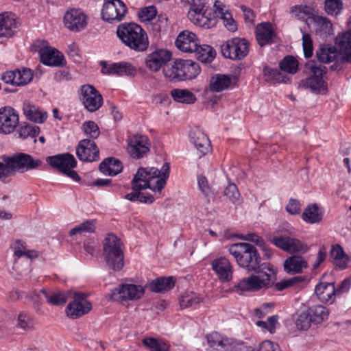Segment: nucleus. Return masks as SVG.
Wrapping results in <instances>:
<instances>
[{"mask_svg": "<svg viewBox=\"0 0 351 351\" xmlns=\"http://www.w3.org/2000/svg\"><path fill=\"white\" fill-rule=\"evenodd\" d=\"M80 100L84 108L90 112L98 110L103 104V97L92 85L85 84L80 88Z\"/></svg>", "mask_w": 351, "mask_h": 351, "instance_id": "obj_10", "label": "nucleus"}, {"mask_svg": "<svg viewBox=\"0 0 351 351\" xmlns=\"http://www.w3.org/2000/svg\"><path fill=\"white\" fill-rule=\"evenodd\" d=\"M284 270L290 275L300 274L303 269L308 267V263L301 256L293 255L284 262Z\"/></svg>", "mask_w": 351, "mask_h": 351, "instance_id": "obj_28", "label": "nucleus"}, {"mask_svg": "<svg viewBox=\"0 0 351 351\" xmlns=\"http://www.w3.org/2000/svg\"><path fill=\"white\" fill-rule=\"evenodd\" d=\"M23 111L27 119L35 123H42L47 117L46 112H41L38 108L30 104L24 106Z\"/></svg>", "mask_w": 351, "mask_h": 351, "instance_id": "obj_40", "label": "nucleus"}, {"mask_svg": "<svg viewBox=\"0 0 351 351\" xmlns=\"http://www.w3.org/2000/svg\"><path fill=\"white\" fill-rule=\"evenodd\" d=\"M19 125V114L12 107L0 108V132L8 134L13 132Z\"/></svg>", "mask_w": 351, "mask_h": 351, "instance_id": "obj_16", "label": "nucleus"}, {"mask_svg": "<svg viewBox=\"0 0 351 351\" xmlns=\"http://www.w3.org/2000/svg\"><path fill=\"white\" fill-rule=\"evenodd\" d=\"M0 162V180L14 176L17 172L25 173L40 167L43 162L25 153H15L12 156L3 155Z\"/></svg>", "mask_w": 351, "mask_h": 351, "instance_id": "obj_3", "label": "nucleus"}, {"mask_svg": "<svg viewBox=\"0 0 351 351\" xmlns=\"http://www.w3.org/2000/svg\"><path fill=\"white\" fill-rule=\"evenodd\" d=\"M175 44L182 51L193 53L197 49L199 41L194 33L186 30L178 34Z\"/></svg>", "mask_w": 351, "mask_h": 351, "instance_id": "obj_22", "label": "nucleus"}, {"mask_svg": "<svg viewBox=\"0 0 351 351\" xmlns=\"http://www.w3.org/2000/svg\"><path fill=\"white\" fill-rule=\"evenodd\" d=\"M75 149L77 157L81 161L92 162L99 159V148L93 140L84 138L80 141Z\"/></svg>", "mask_w": 351, "mask_h": 351, "instance_id": "obj_15", "label": "nucleus"}, {"mask_svg": "<svg viewBox=\"0 0 351 351\" xmlns=\"http://www.w3.org/2000/svg\"><path fill=\"white\" fill-rule=\"evenodd\" d=\"M310 320L314 324H320L328 319L329 311L322 305H314L307 309Z\"/></svg>", "mask_w": 351, "mask_h": 351, "instance_id": "obj_38", "label": "nucleus"}, {"mask_svg": "<svg viewBox=\"0 0 351 351\" xmlns=\"http://www.w3.org/2000/svg\"><path fill=\"white\" fill-rule=\"evenodd\" d=\"M197 183L199 189L209 202L210 198L213 195V193L207 178L204 176L199 175L197 177Z\"/></svg>", "mask_w": 351, "mask_h": 351, "instance_id": "obj_55", "label": "nucleus"}, {"mask_svg": "<svg viewBox=\"0 0 351 351\" xmlns=\"http://www.w3.org/2000/svg\"><path fill=\"white\" fill-rule=\"evenodd\" d=\"M201 301V298L197 293H186L180 297V305L181 308H186L199 304Z\"/></svg>", "mask_w": 351, "mask_h": 351, "instance_id": "obj_51", "label": "nucleus"}, {"mask_svg": "<svg viewBox=\"0 0 351 351\" xmlns=\"http://www.w3.org/2000/svg\"><path fill=\"white\" fill-rule=\"evenodd\" d=\"M343 9L342 0H325L324 10L325 12L331 16H336L341 13Z\"/></svg>", "mask_w": 351, "mask_h": 351, "instance_id": "obj_54", "label": "nucleus"}, {"mask_svg": "<svg viewBox=\"0 0 351 351\" xmlns=\"http://www.w3.org/2000/svg\"><path fill=\"white\" fill-rule=\"evenodd\" d=\"M127 7L121 0H106L101 10L102 19L109 23L123 20Z\"/></svg>", "mask_w": 351, "mask_h": 351, "instance_id": "obj_12", "label": "nucleus"}, {"mask_svg": "<svg viewBox=\"0 0 351 351\" xmlns=\"http://www.w3.org/2000/svg\"><path fill=\"white\" fill-rule=\"evenodd\" d=\"M156 15V8L154 5H150L141 9L138 11V16L141 21H148L152 20Z\"/></svg>", "mask_w": 351, "mask_h": 351, "instance_id": "obj_59", "label": "nucleus"}, {"mask_svg": "<svg viewBox=\"0 0 351 351\" xmlns=\"http://www.w3.org/2000/svg\"><path fill=\"white\" fill-rule=\"evenodd\" d=\"M117 35L119 40L131 50L143 52L149 47L146 32L136 23H123L119 25Z\"/></svg>", "mask_w": 351, "mask_h": 351, "instance_id": "obj_4", "label": "nucleus"}, {"mask_svg": "<svg viewBox=\"0 0 351 351\" xmlns=\"http://www.w3.org/2000/svg\"><path fill=\"white\" fill-rule=\"evenodd\" d=\"M16 75L15 86H21L29 84L33 79V71L28 68H22L21 69L14 70Z\"/></svg>", "mask_w": 351, "mask_h": 351, "instance_id": "obj_46", "label": "nucleus"}, {"mask_svg": "<svg viewBox=\"0 0 351 351\" xmlns=\"http://www.w3.org/2000/svg\"><path fill=\"white\" fill-rule=\"evenodd\" d=\"M282 71L277 69H272L269 66H265L263 69V73L266 81H271L277 83H287L289 80L285 74L282 73Z\"/></svg>", "mask_w": 351, "mask_h": 351, "instance_id": "obj_44", "label": "nucleus"}, {"mask_svg": "<svg viewBox=\"0 0 351 351\" xmlns=\"http://www.w3.org/2000/svg\"><path fill=\"white\" fill-rule=\"evenodd\" d=\"M223 195L233 204H237L239 202L240 193L237 186L233 183L229 184L226 187L223 191Z\"/></svg>", "mask_w": 351, "mask_h": 351, "instance_id": "obj_56", "label": "nucleus"}, {"mask_svg": "<svg viewBox=\"0 0 351 351\" xmlns=\"http://www.w3.org/2000/svg\"><path fill=\"white\" fill-rule=\"evenodd\" d=\"M189 19L195 25L209 29L215 26L216 20L211 17L210 13H208L207 9L203 10H189L188 12Z\"/></svg>", "mask_w": 351, "mask_h": 351, "instance_id": "obj_23", "label": "nucleus"}, {"mask_svg": "<svg viewBox=\"0 0 351 351\" xmlns=\"http://www.w3.org/2000/svg\"><path fill=\"white\" fill-rule=\"evenodd\" d=\"M40 293L45 296L47 303L54 306L65 304L69 296V294L64 291H52L46 289H41Z\"/></svg>", "mask_w": 351, "mask_h": 351, "instance_id": "obj_35", "label": "nucleus"}, {"mask_svg": "<svg viewBox=\"0 0 351 351\" xmlns=\"http://www.w3.org/2000/svg\"><path fill=\"white\" fill-rule=\"evenodd\" d=\"M338 56L337 49L335 47L321 46L316 52L318 60L323 63L334 61Z\"/></svg>", "mask_w": 351, "mask_h": 351, "instance_id": "obj_41", "label": "nucleus"}, {"mask_svg": "<svg viewBox=\"0 0 351 351\" xmlns=\"http://www.w3.org/2000/svg\"><path fill=\"white\" fill-rule=\"evenodd\" d=\"M276 279V274L275 275V279H274L271 282V286L269 287H274V289L277 291H281L286 288L290 287L296 283L301 282L304 280V278L302 276H295L289 279L282 280L278 282L274 283V280ZM265 289H267V287H264ZM269 288V287H268Z\"/></svg>", "mask_w": 351, "mask_h": 351, "instance_id": "obj_47", "label": "nucleus"}, {"mask_svg": "<svg viewBox=\"0 0 351 351\" xmlns=\"http://www.w3.org/2000/svg\"><path fill=\"white\" fill-rule=\"evenodd\" d=\"M330 254L334 259V264L336 267L340 269H344L347 267L349 258L340 245H332Z\"/></svg>", "mask_w": 351, "mask_h": 351, "instance_id": "obj_36", "label": "nucleus"}, {"mask_svg": "<svg viewBox=\"0 0 351 351\" xmlns=\"http://www.w3.org/2000/svg\"><path fill=\"white\" fill-rule=\"evenodd\" d=\"M16 28V19L12 13L0 14V36L11 37Z\"/></svg>", "mask_w": 351, "mask_h": 351, "instance_id": "obj_30", "label": "nucleus"}, {"mask_svg": "<svg viewBox=\"0 0 351 351\" xmlns=\"http://www.w3.org/2000/svg\"><path fill=\"white\" fill-rule=\"evenodd\" d=\"M298 61L291 56H285L279 64L280 69L288 73L294 74L297 72Z\"/></svg>", "mask_w": 351, "mask_h": 351, "instance_id": "obj_50", "label": "nucleus"}, {"mask_svg": "<svg viewBox=\"0 0 351 351\" xmlns=\"http://www.w3.org/2000/svg\"><path fill=\"white\" fill-rule=\"evenodd\" d=\"M64 23L69 30L80 32L86 27L87 16L80 9H71L64 14Z\"/></svg>", "mask_w": 351, "mask_h": 351, "instance_id": "obj_18", "label": "nucleus"}, {"mask_svg": "<svg viewBox=\"0 0 351 351\" xmlns=\"http://www.w3.org/2000/svg\"><path fill=\"white\" fill-rule=\"evenodd\" d=\"M302 48L305 58H309L313 56V40L308 33H304L302 35Z\"/></svg>", "mask_w": 351, "mask_h": 351, "instance_id": "obj_58", "label": "nucleus"}, {"mask_svg": "<svg viewBox=\"0 0 351 351\" xmlns=\"http://www.w3.org/2000/svg\"><path fill=\"white\" fill-rule=\"evenodd\" d=\"M99 169L105 175L114 176L122 171L123 165L119 160L109 157L99 164Z\"/></svg>", "mask_w": 351, "mask_h": 351, "instance_id": "obj_32", "label": "nucleus"}, {"mask_svg": "<svg viewBox=\"0 0 351 351\" xmlns=\"http://www.w3.org/2000/svg\"><path fill=\"white\" fill-rule=\"evenodd\" d=\"M197 59L202 63H210L215 58V50L208 45H198L197 49L194 51Z\"/></svg>", "mask_w": 351, "mask_h": 351, "instance_id": "obj_37", "label": "nucleus"}, {"mask_svg": "<svg viewBox=\"0 0 351 351\" xmlns=\"http://www.w3.org/2000/svg\"><path fill=\"white\" fill-rule=\"evenodd\" d=\"M286 210L291 215H298L300 213V203L295 199H290L286 206Z\"/></svg>", "mask_w": 351, "mask_h": 351, "instance_id": "obj_63", "label": "nucleus"}, {"mask_svg": "<svg viewBox=\"0 0 351 351\" xmlns=\"http://www.w3.org/2000/svg\"><path fill=\"white\" fill-rule=\"evenodd\" d=\"M16 326L25 331H30L34 328L35 321L29 314L21 312L18 315Z\"/></svg>", "mask_w": 351, "mask_h": 351, "instance_id": "obj_48", "label": "nucleus"}, {"mask_svg": "<svg viewBox=\"0 0 351 351\" xmlns=\"http://www.w3.org/2000/svg\"><path fill=\"white\" fill-rule=\"evenodd\" d=\"M151 143L147 136L135 134L128 138L127 150L134 159L145 157L150 151Z\"/></svg>", "mask_w": 351, "mask_h": 351, "instance_id": "obj_11", "label": "nucleus"}, {"mask_svg": "<svg viewBox=\"0 0 351 351\" xmlns=\"http://www.w3.org/2000/svg\"><path fill=\"white\" fill-rule=\"evenodd\" d=\"M212 267L220 280L228 281L232 278V267L228 258L221 257L214 260L212 262Z\"/></svg>", "mask_w": 351, "mask_h": 351, "instance_id": "obj_27", "label": "nucleus"}, {"mask_svg": "<svg viewBox=\"0 0 351 351\" xmlns=\"http://www.w3.org/2000/svg\"><path fill=\"white\" fill-rule=\"evenodd\" d=\"M169 163L163 164L159 170L155 167H141L134 175L132 182L133 192L125 195V198L131 201H138V192L149 189L154 192H160L165 187L169 176Z\"/></svg>", "mask_w": 351, "mask_h": 351, "instance_id": "obj_2", "label": "nucleus"}, {"mask_svg": "<svg viewBox=\"0 0 351 351\" xmlns=\"http://www.w3.org/2000/svg\"><path fill=\"white\" fill-rule=\"evenodd\" d=\"M327 256V249L324 245H322L317 253L316 261L313 265V269H316L326 260Z\"/></svg>", "mask_w": 351, "mask_h": 351, "instance_id": "obj_64", "label": "nucleus"}, {"mask_svg": "<svg viewBox=\"0 0 351 351\" xmlns=\"http://www.w3.org/2000/svg\"><path fill=\"white\" fill-rule=\"evenodd\" d=\"M145 289L140 285L121 284L112 290L110 298L114 301L136 300L141 298Z\"/></svg>", "mask_w": 351, "mask_h": 351, "instance_id": "obj_9", "label": "nucleus"}, {"mask_svg": "<svg viewBox=\"0 0 351 351\" xmlns=\"http://www.w3.org/2000/svg\"><path fill=\"white\" fill-rule=\"evenodd\" d=\"M290 13L301 21L313 19L315 11L311 6L307 5H295L290 8Z\"/></svg>", "mask_w": 351, "mask_h": 351, "instance_id": "obj_39", "label": "nucleus"}, {"mask_svg": "<svg viewBox=\"0 0 351 351\" xmlns=\"http://www.w3.org/2000/svg\"><path fill=\"white\" fill-rule=\"evenodd\" d=\"M219 17L223 20L224 25L229 31L234 32L237 30V27L236 22L233 19L232 14L228 10L221 12Z\"/></svg>", "mask_w": 351, "mask_h": 351, "instance_id": "obj_61", "label": "nucleus"}, {"mask_svg": "<svg viewBox=\"0 0 351 351\" xmlns=\"http://www.w3.org/2000/svg\"><path fill=\"white\" fill-rule=\"evenodd\" d=\"M256 36L258 45L263 47L272 43L276 34L270 23H262L256 27Z\"/></svg>", "mask_w": 351, "mask_h": 351, "instance_id": "obj_26", "label": "nucleus"}, {"mask_svg": "<svg viewBox=\"0 0 351 351\" xmlns=\"http://www.w3.org/2000/svg\"><path fill=\"white\" fill-rule=\"evenodd\" d=\"M86 295L82 293H75L73 301L70 302L66 308V315L72 319H77L87 313L92 308V304L85 299Z\"/></svg>", "mask_w": 351, "mask_h": 351, "instance_id": "obj_14", "label": "nucleus"}, {"mask_svg": "<svg viewBox=\"0 0 351 351\" xmlns=\"http://www.w3.org/2000/svg\"><path fill=\"white\" fill-rule=\"evenodd\" d=\"M46 161L52 168L57 169L61 173L69 168H75L77 166L75 157L69 153L48 156Z\"/></svg>", "mask_w": 351, "mask_h": 351, "instance_id": "obj_19", "label": "nucleus"}, {"mask_svg": "<svg viewBox=\"0 0 351 351\" xmlns=\"http://www.w3.org/2000/svg\"><path fill=\"white\" fill-rule=\"evenodd\" d=\"M273 243L289 253L305 252L307 250L306 245L300 240L289 237H274Z\"/></svg>", "mask_w": 351, "mask_h": 351, "instance_id": "obj_20", "label": "nucleus"}, {"mask_svg": "<svg viewBox=\"0 0 351 351\" xmlns=\"http://www.w3.org/2000/svg\"><path fill=\"white\" fill-rule=\"evenodd\" d=\"M305 68L312 73V75L301 80L299 87L309 90L314 94L326 95L328 92V85L323 80V76L326 73V67L318 65L314 61H308L305 64Z\"/></svg>", "mask_w": 351, "mask_h": 351, "instance_id": "obj_6", "label": "nucleus"}, {"mask_svg": "<svg viewBox=\"0 0 351 351\" xmlns=\"http://www.w3.org/2000/svg\"><path fill=\"white\" fill-rule=\"evenodd\" d=\"M171 95L174 101L182 104H191L196 100L195 95L186 89H173Z\"/></svg>", "mask_w": 351, "mask_h": 351, "instance_id": "obj_43", "label": "nucleus"}, {"mask_svg": "<svg viewBox=\"0 0 351 351\" xmlns=\"http://www.w3.org/2000/svg\"><path fill=\"white\" fill-rule=\"evenodd\" d=\"M19 137L27 138V137L35 138L40 133V128L36 125H32L28 123L21 124L18 129Z\"/></svg>", "mask_w": 351, "mask_h": 351, "instance_id": "obj_52", "label": "nucleus"}, {"mask_svg": "<svg viewBox=\"0 0 351 351\" xmlns=\"http://www.w3.org/2000/svg\"><path fill=\"white\" fill-rule=\"evenodd\" d=\"M228 252L240 267L256 274L240 280L232 287V291H257L271 286V282L275 279L276 268L269 263H261V257L254 245L237 243L229 247Z\"/></svg>", "mask_w": 351, "mask_h": 351, "instance_id": "obj_1", "label": "nucleus"}, {"mask_svg": "<svg viewBox=\"0 0 351 351\" xmlns=\"http://www.w3.org/2000/svg\"><path fill=\"white\" fill-rule=\"evenodd\" d=\"M142 343L150 351H169V347L165 343L154 337L144 338Z\"/></svg>", "mask_w": 351, "mask_h": 351, "instance_id": "obj_49", "label": "nucleus"}, {"mask_svg": "<svg viewBox=\"0 0 351 351\" xmlns=\"http://www.w3.org/2000/svg\"><path fill=\"white\" fill-rule=\"evenodd\" d=\"M96 228V221L94 219L86 220L75 226L69 232L70 236L82 234L83 233H93Z\"/></svg>", "mask_w": 351, "mask_h": 351, "instance_id": "obj_45", "label": "nucleus"}, {"mask_svg": "<svg viewBox=\"0 0 351 351\" xmlns=\"http://www.w3.org/2000/svg\"><path fill=\"white\" fill-rule=\"evenodd\" d=\"M191 142L194 144L200 156L206 155L210 149V141L204 132L195 128L190 132Z\"/></svg>", "mask_w": 351, "mask_h": 351, "instance_id": "obj_24", "label": "nucleus"}, {"mask_svg": "<svg viewBox=\"0 0 351 351\" xmlns=\"http://www.w3.org/2000/svg\"><path fill=\"white\" fill-rule=\"evenodd\" d=\"M86 136L89 138L93 140L96 139L100 134L99 128L97 124L93 121H85L82 126Z\"/></svg>", "mask_w": 351, "mask_h": 351, "instance_id": "obj_53", "label": "nucleus"}, {"mask_svg": "<svg viewBox=\"0 0 351 351\" xmlns=\"http://www.w3.org/2000/svg\"><path fill=\"white\" fill-rule=\"evenodd\" d=\"M313 21L314 23L322 31L328 32L332 28L331 21L326 16L315 14Z\"/></svg>", "mask_w": 351, "mask_h": 351, "instance_id": "obj_60", "label": "nucleus"}, {"mask_svg": "<svg viewBox=\"0 0 351 351\" xmlns=\"http://www.w3.org/2000/svg\"><path fill=\"white\" fill-rule=\"evenodd\" d=\"M172 53L167 49H160L149 53L145 58L146 66L152 72H158L164 68L170 66L168 62L171 60Z\"/></svg>", "mask_w": 351, "mask_h": 351, "instance_id": "obj_13", "label": "nucleus"}, {"mask_svg": "<svg viewBox=\"0 0 351 351\" xmlns=\"http://www.w3.org/2000/svg\"><path fill=\"white\" fill-rule=\"evenodd\" d=\"M315 293L321 302L330 304L335 301L337 294L334 284L325 282L319 283L315 287Z\"/></svg>", "mask_w": 351, "mask_h": 351, "instance_id": "obj_31", "label": "nucleus"}, {"mask_svg": "<svg viewBox=\"0 0 351 351\" xmlns=\"http://www.w3.org/2000/svg\"><path fill=\"white\" fill-rule=\"evenodd\" d=\"M324 212L316 204H309L304 210L302 214V219L308 223H319L323 218Z\"/></svg>", "mask_w": 351, "mask_h": 351, "instance_id": "obj_34", "label": "nucleus"}, {"mask_svg": "<svg viewBox=\"0 0 351 351\" xmlns=\"http://www.w3.org/2000/svg\"><path fill=\"white\" fill-rule=\"evenodd\" d=\"M249 42L241 38H233L221 45V52L225 58L232 60H241L249 53Z\"/></svg>", "mask_w": 351, "mask_h": 351, "instance_id": "obj_8", "label": "nucleus"}, {"mask_svg": "<svg viewBox=\"0 0 351 351\" xmlns=\"http://www.w3.org/2000/svg\"><path fill=\"white\" fill-rule=\"evenodd\" d=\"M208 344L212 351H224L228 337L221 336L217 332L206 335Z\"/></svg>", "mask_w": 351, "mask_h": 351, "instance_id": "obj_42", "label": "nucleus"}, {"mask_svg": "<svg viewBox=\"0 0 351 351\" xmlns=\"http://www.w3.org/2000/svg\"><path fill=\"white\" fill-rule=\"evenodd\" d=\"M236 77L225 74L217 73L213 75L207 88L209 92H221L224 90L232 88L234 86Z\"/></svg>", "mask_w": 351, "mask_h": 351, "instance_id": "obj_21", "label": "nucleus"}, {"mask_svg": "<svg viewBox=\"0 0 351 351\" xmlns=\"http://www.w3.org/2000/svg\"><path fill=\"white\" fill-rule=\"evenodd\" d=\"M200 73L198 63L191 60H176L170 66L164 68L165 78L171 82L192 80Z\"/></svg>", "mask_w": 351, "mask_h": 351, "instance_id": "obj_5", "label": "nucleus"}, {"mask_svg": "<svg viewBox=\"0 0 351 351\" xmlns=\"http://www.w3.org/2000/svg\"><path fill=\"white\" fill-rule=\"evenodd\" d=\"M336 45L339 53L343 55L341 61L351 63V32H346L339 35L336 38Z\"/></svg>", "mask_w": 351, "mask_h": 351, "instance_id": "obj_29", "label": "nucleus"}, {"mask_svg": "<svg viewBox=\"0 0 351 351\" xmlns=\"http://www.w3.org/2000/svg\"><path fill=\"white\" fill-rule=\"evenodd\" d=\"M243 342L228 338L224 351H242Z\"/></svg>", "mask_w": 351, "mask_h": 351, "instance_id": "obj_62", "label": "nucleus"}, {"mask_svg": "<svg viewBox=\"0 0 351 351\" xmlns=\"http://www.w3.org/2000/svg\"><path fill=\"white\" fill-rule=\"evenodd\" d=\"M40 62L47 66H61L64 64V56L58 50L53 48H46L40 50Z\"/></svg>", "mask_w": 351, "mask_h": 351, "instance_id": "obj_25", "label": "nucleus"}, {"mask_svg": "<svg viewBox=\"0 0 351 351\" xmlns=\"http://www.w3.org/2000/svg\"><path fill=\"white\" fill-rule=\"evenodd\" d=\"M101 73L106 75L134 76L137 73L136 68L128 62L122 61L107 64V62L102 61L101 62Z\"/></svg>", "mask_w": 351, "mask_h": 351, "instance_id": "obj_17", "label": "nucleus"}, {"mask_svg": "<svg viewBox=\"0 0 351 351\" xmlns=\"http://www.w3.org/2000/svg\"><path fill=\"white\" fill-rule=\"evenodd\" d=\"M103 255L108 267L115 271L124 265V256L120 239L114 234H108L103 242Z\"/></svg>", "mask_w": 351, "mask_h": 351, "instance_id": "obj_7", "label": "nucleus"}, {"mask_svg": "<svg viewBox=\"0 0 351 351\" xmlns=\"http://www.w3.org/2000/svg\"><path fill=\"white\" fill-rule=\"evenodd\" d=\"M312 321L310 320V315L307 310L301 313L297 317L295 324L297 328L301 330H305L309 328Z\"/></svg>", "mask_w": 351, "mask_h": 351, "instance_id": "obj_57", "label": "nucleus"}, {"mask_svg": "<svg viewBox=\"0 0 351 351\" xmlns=\"http://www.w3.org/2000/svg\"><path fill=\"white\" fill-rule=\"evenodd\" d=\"M175 286L173 277H160L152 280L146 287L152 292L160 293L171 289Z\"/></svg>", "mask_w": 351, "mask_h": 351, "instance_id": "obj_33", "label": "nucleus"}]
</instances>
